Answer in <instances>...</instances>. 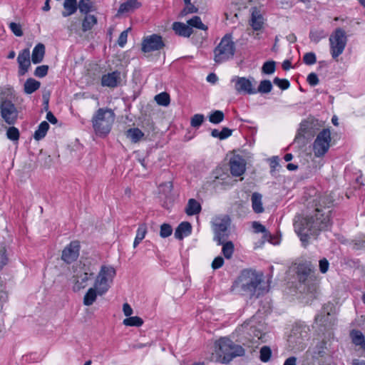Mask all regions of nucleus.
Masks as SVG:
<instances>
[{"mask_svg": "<svg viewBox=\"0 0 365 365\" xmlns=\"http://www.w3.org/2000/svg\"><path fill=\"white\" fill-rule=\"evenodd\" d=\"M329 207H317L314 216L295 220L294 230L303 243L308 241L309 235H314L317 231L326 230L329 227L331 210Z\"/></svg>", "mask_w": 365, "mask_h": 365, "instance_id": "nucleus-1", "label": "nucleus"}, {"mask_svg": "<svg viewBox=\"0 0 365 365\" xmlns=\"http://www.w3.org/2000/svg\"><path fill=\"white\" fill-rule=\"evenodd\" d=\"M16 95L11 88L0 90V116L8 125H14L19 116V110L15 105Z\"/></svg>", "mask_w": 365, "mask_h": 365, "instance_id": "nucleus-2", "label": "nucleus"}, {"mask_svg": "<svg viewBox=\"0 0 365 365\" xmlns=\"http://www.w3.org/2000/svg\"><path fill=\"white\" fill-rule=\"evenodd\" d=\"M215 354H212V360L222 364L229 363L234 357L244 355L245 350L235 344L228 338H221L215 343Z\"/></svg>", "mask_w": 365, "mask_h": 365, "instance_id": "nucleus-3", "label": "nucleus"}, {"mask_svg": "<svg viewBox=\"0 0 365 365\" xmlns=\"http://www.w3.org/2000/svg\"><path fill=\"white\" fill-rule=\"evenodd\" d=\"M262 277V274L252 270H244L235 282V287L244 293L259 297L263 293L261 289Z\"/></svg>", "mask_w": 365, "mask_h": 365, "instance_id": "nucleus-4", "label": "nucleus"}, {"mask_svg": "<svg viewBox=\"0 0 365 365\" xmlns=\"http://www.w3.org/2000/svg\"><path fill=\"white\" fill-rule=\"evenodd\" d=\"M115 120V113L111 109L99 108L92 118L95 133L99 137H106L111 130Z\"/></svg>", "mask_w": 365, "mask_h": 365, "instance_id": "nucleus-5", "label": "nucleus"}, {"mask_svg": "<svg viewBox=\"0 0 365 365\" xmlns=\"http://www.w3.org/2000/svg\"><path fill=\"white\" fill-rule=\"evenodd\" d=\"M116 276L115 268L110 264H103L100 267L96 275L93 277L92 287L104 294H106L113 285Z\"/></svg>", "mask_w": 365, "mask_h": 365, "instance_id": "nucleus-6", "label": "nucleus"}, {"mask_svg": "<svg viewBox=\"0 0 365 365\" xmlns=\"http://www.w3.org/2000/svg\"><path fill=\"white\" fill-rule=\"evenodd\" d=\"M235 51V46L232 36L227 34L214 50V61L217 63L225 62L233 57Z\"/></svg>", "mask_w": 365, "mask_h": 365, "instance_id": "nucleus-7", "label": "nucleus"}, {"mask_svg": "<svg viewBox=\"0 0 365 365\" xmlns=\"http://www.w3.org/2000/svg\"><path fill=\"white\" fill-rule=\"evenodd\" d=\"M329 52L331 58L337 61L347 44V36L344 30L341 28L335 29L329 38Z\"/></svg>", "mask_w": 365, "mask_h": 365, "instance_id": "nucleus-8", "label": "nucleus"}, {"mask_svg": "<svg viewBox=\"0 0 365 365\" xmlns=\"http://www.w3.org/2000/svg\"><path fill=\"white\" fill-rule=\"evenodd\" d=\"M94 271V267L86 264H83L79 270L75 271L73 276V290L78 292L86 288L88 282L93 277Z\"/></svg>", "mask_w": 365, "mask_h": 365, "instance_id": "nucleus-9", "label": "nucleus"}, {"mask_svg": "<svg viewBox=\"0 0 365 365\" xmlns=\"http://www.w3.org/2000/svg\"><path fill=\"white\" fill-rule=\"evenodd\" d=\"M331 140V132L329 129H323L319 132L313 143L314 156L323 157L329 149Z\"/></svg>", "mask_w": 365, "mask_h": 365, "instance_id": "nucleus-10", "label": "nucleus"}, {"mask_svg": "<svg viewBox=\"0 0 365 365\" xmlns=\"http://www.w3.org/2000/svg\"><path fill=\"white\" fill-rule=\"evenodd\" d=\"M231 82L234 83L235 91L239 93L253 95L257 93L255 81L253 77L245 78L233 76Z\"/></svg>", "mask_w": 365, "mask_h": 365, "instance_id": "nucleus-11", "label": "nucleus"}, {"mask_svg": "<svg viewBox=\"0 0 365 365\" xmlns=\"http://www.w3.org/2000/svg\"><path fill=\"white\" fill-rule=\"evenodd\" d=\"M230 225L229 219L227 217H215L212 221V230L215 232V240L218 244L222 242L227 237V230Z\"/></svg>", "mask_w": 365, "mask_h": 365, "instance_id": "nucleus-12", "label": "nucleus"}, {"mask_svg": "<svg viewBox=\"0 0 365 365\" xmlns=\"http://www.w3.org/2000/svg\"><path fill=\"white\" fill-rule=\"evenodd\" d=\"M308 327H295L292 329V334L289 337V342L293 344L292 349L302 350L304 349V341L308 336Z\"/></svg>", "mask_w": 365, "mask_h": 365, "instance_id": "nucleus-13", "label": "nucleus"}, {"mask_svg": "<svg viewBox=\"0 0 365 365\" xmlns=\"http://www.w3.org/2000/svg\"><path fill=\"white\" fill-rule=\"evenodd\" d=\"M165 46L160 36L152 34L144 38L142 42V51L145 53L159 51Z\"/></svg>", "mask_w": 365, "mask_h": 365, "instance_id": "nucleus-14", "label": "nucleus"}, {"mask_svg": "<svg viewBox=\"0 0 365 365\" xmlns=\"http://www.w3.org/2000/svg\"><path fill=\"white\" fill-rule=\"evenodd\" d=\"M80 243L78 241H72L62 251L61 259L65 262L70 264L79 256Z\"/></svg>", "mask_w": 365, "mask_h": 365, "instance_id": "nucleus-15", "label": "nucleus"}, {"mask_svg": "<svg viewBox=\"0 0 365 365\" xmlns=\"http://www.w3.org/2000/svg\"><path fill=\"white\" fill-rule=\"evenodd\" d=\"M314 271V266L310 262L299 263L297 266V277L300 282L309 284L312 281V273Z\"/></svg>", "mask_w": 365, "mask_h": 365, "instance_id": "nucleus-16", "label": "nucleus"}, {"mask_svg": "<svg viewBox=\"0 0 365 365\" xmlns=\"http://www.w3.org/2000/svg\"><path fill=\"white\" fill-rule=\"evenodd\" d=\"M231 174L235 177L242 175L246 170V161L239 155L232 156L230 160Z\"/></svg>", "mask_w": 365, "mask_h": 365, "instance_id": "nucleus-17", "label": "nucleus"}, {"mask_svg": "<svg viewBox=\"0 0 365 365\" xmlns=\"http://www.w3.org/2000/svg\"><path fill=\"white\" fill-rule=\"evenodd\" d=\"M120 72L118 71L105 73L101 77V84L103 87L115 88L120 83Z\"/></svg>", "mask_w": 365, "mask_h": 365, "instance_id": "nucleus-18", "label": "nucleus"}, {"mask_svg": "<svg viewBox=\"0 0 365 365\" xmlns=\"http://www.w3.org/2000/svg\"><path fill=\"white\" fill-rule=\"evenodd\" d=\"M29 48L22 50L18 55L17 61L19 63V74L24 76L31 66V56Z\"/></svg>", "mask_w": 365, "mask_h": 365, "instance_id": "nucleus-19", "label": "nucleus"}, {"mask_svg": "<svg viewBox=\"0 0 365 365\" xmlns=\"http://www.w3.org/2000/svg\"><path fill=\"white\" fill-rule=\"evenodd\" d=\"M264 19L261 11L257 7L252 9L250 24L254 31H259L263 28Z\"/></svg>", "mask_w": 365, "mask_h": 365, "instance_id": "nucleus-20", "label": "nucleus"}, {"mask_svg": "<svg viewBox=\"0 0 365 365\" xmlns=\"http://www.w3.org/2000/svg\"><path fill=\"white\" fill-rule=\"evenodd\" d=\"M103 293L100 292L93 287H91L83 296V303L85 306H91L97 299L98 296H103Z\"/></svg>", "mask_w": 365, "mask_h": 365, "instance_id": "nucleus-21", "label": "nucleus"}, {"mask_svg": "<svg viewBox=\"0 0 365 365\" xmlns=\"http://www.w3.org/2000/svg\"><path fill=\"white\" fill-rule=\"evenodd\" d=\"M332 307L327 305L323 307L322 314L315 317V321L319 325L326 326L327 324L331 323V312Z\"/></svg>", "mask_w": 365, "mask_h": 365, "instance_id": "nucleus-22", "label": "nucleus"}, {"mask_svg": "<svg viewBox=\"0 0 365 365\" xmlns=\"http://www.w3.org/2000/svg\"><path fill=\"white\" fill-rule=\"evenodd\" d=\"M192 232V226L188 222H181L175 231V237L178 240H182L189 236Z\"/></svg>", "mask_w": 365, "mask_h": 365, "instance_id": "nucleus-23", "label": "nucleus"}, {"mask_svg": "<svg viewBox=\"0 0 365 365\" xmlns=\"http://www.w3.org/2000/svg\"><path fill=\"white\" fill-rule=\"evenodd\" d=\"M140 5L141 4L138 0H128L120 4L118 11V14H123L124 13L133 11L139 8Z\"/></svg>", "mask_w": 365, "mask_h": 365, "instance_id": "nucleus-24", "label": "nucleus"}, {"mask_svg": "<svg viewBox=\"0 0 365 365\" xmlns=\"http://www.w3.org/2000/svg\"><path fill=\"white\" fill-rule=\"evenodd\" d=\"M45 55V46L43 43H38L33 49L31 54V61L34 63H41Z\"/></svg>", "mask_w": 365, "mask_h": 365, "instance_id": "nucleus-25", "label": "nucleus"}, {"mask_svg": "<svg viewBox=\"0 0 365 365\" xmlns=\"http://www.w3.org/2000/svg\"><path fill=\"white\" fill-rule=\"evenodd\" d=\"M252 207L255 213H262L264 212L262 204V195L259 192H253L251 196Z\"/></svg>", "mask_w": 365, "mask_h": 365, "instance_id": "nucleus-26", "label": "nucleus"}, {"mask_svg": "<svg viewBox=\"0 0 365 365\" xmlns=\"http://www.w3.org/2000/svg\"><path fill=\"white\" fill-rule=\"evenodd\" d=\"M201 209L200 203L195 199L191 198L188 200L185 211L187 215L192 216L199 214Z\"/></svg>", "mask_w": 365, "mask_h": 365, "instance_id": "nucleus-27", "label": "nucleus"}, {"mask_svg": "<svg viewBox=\"0 0 365 365\" xmlns=\"http://www.w3.org/2000/svg\"><path fill=\"white\" fill-rule=\"evenodd\" d=\"M173 29L179 36L189 37L192 34V29L189 25H186L181 22H175L173 24Z\"/></svg>", "mask_w": 365, "mask_h": 365, "instance_id": "nucleus-28", "label": "nucleus"}, {"mask_svg": "<svg viewBox=\"0 0 365 365\" xmlns=\"http://www.w3.org/2000/svg\"><path fill=\"white\" fill-rule=\"evenodd\" d=\"M64 11H62L63 17H68L75 14L78 9L77 0H65L63 2Z\"/></svg>", "mask_w": 365, "mask_h": 365, "instance_id": "nucleus-29", "label": "nucleus"}, {"mask_svg": "<svg viewBox=\"0 0 365 365\" xmlns=\"http://www.w3.org/2000/svg\"><path fill=\"white\" fill-rule=\"evenodd\" d=\"M352 342L359 346L365 351V339L364 334L359 330H353L350 334Z\"/></svg>", "mask_w": 365, "mask_h": 365, "instance_id": "nucleus-30", "label": "nucleus"}, {"mask_svg": "<svg viewBox=\"0 0 365 365\" xmlns=\"http://www.w3.org/2000/svg\"><path fill=\"white\" fill-rule=\"evenodd\" d=\"M39 81L34 78H28L24 83V90L26 94H31L40 88Z\"/></svg>", "mask_w": 365, "mask_h": 365, "instance_id": "nucleus-31", "label": "nucleus"}, {"mask_svg": "<svg viewBox=\"0 0 365 365\" xmlns=\"http://www.w3.org/2000/svg\"><path fill=\"white\" fill-rule=\"evenodd\" d=\"M148 232L147 225L145 223L140 224L136 231V235L133 242V247L135 248L145 238Z\"/></svg>", "mask_w": 365, "mask_h": 365, "instance_id": "nucleus-32", "label": "nucleus"}, {"mask_svg": "<svg viewBox=\"0 0 365 365\" xmlns=\"http://www.w3.org/2000/svg\"><path fill=\"white\" fill-rule=\"evenodd\" d=\"M97 22V18L94 15H86L82 22V30L83 31H90Z\"/></svg>", "mask_w": 365, "mask_h": 365, "instance_id": "nucleus-33", "label": "nucleus"}, {"mask_svg": "<svg viewBox=\"0 0 365 365\" xmlns=\"http://www.w3.org/2000/svg\"><path fill=\"white\" fill-rule=\"evenodd\" d=\"M126 136L133 143H138L143 138L144 133L139 128H134L127 130Z\"/></svg>", "mask_w": 365, "mask_h": 365, "instance_id": "nucleus-34", "label": "nucleus"}, {"mask_svg": "<svg viewBox=\"0 0 365 365\" xmlns=\"http://www.w3.org/2000/svg\"><path fill=\"white\" fill-rule=\"evenodd\" d=\"M49 128V124L46 121H43L38 125L37 130L35 131L34 138L39 140L43 138Z\"/></svg>", "mask_w": 365, "mask_h": 365, "instance_id": "nucleus-35", "label": "nucleus"}, {"mask_svg": "<svg viewBox=\"0 0 365 365\" xmlns=\"http://www.w3.org/2000/svg\"><path fill=\"white\" fill-rule=\"evenodd\" d=\"M123 324L127 327H139L143 325V320L140 317H137V316H135V317L130 316L129 317H128L123 320Z\"/></svg>", "mask_w": 365, "mask_h": 365, "instance_id": "nucleus-36", "label": "nucleus"}, {"mask_svg": "<svg viewBox=\"0 0 365 365\" xmlns=\"http://www.w3.org/2000/svg\"><path fill=\"white\" fill-rule=\"evenodd\" d=\"M272 89V85L269 80H263L260 82L257 93H268L271 92Z\"/></svg>", "mask_w": 365, "mask_h": 365, "instance_id": "nucleus-37", "label": "nucleus"}, {"mask_svg": "<svg viewBox=\"0 0 365 365\" xmlns=\"http://www.w3.org/2000/svg\"><path fill=\"white\" fill-rule=\"evenodd\" d=\"M325 36L326 34L323 30L311 31L309 34L310 41L315 43H319L322 38H325Z\"/></svg>", "mask_w": 365, "mask_h": 365, "instance_id": "nucleus-38", "label": "nucleus"}, {"mask_svg": "<svg viewBox=\"0 0 365 365\" xmlns=\"http://www.w3.org/2000/svg\"><path fill=\"white\" fill-rule=\"evenodd\" d=\"M189 26L195 27L201 30H207V27L202 22L199 16H194L187 21Z\"/></svg>", "mask_w": 365, "mask_h": 365, "instance_id": "nucleus-39", "label": "nucleus"}, {"mask_svg": "<svg viewBox=\"0 0 365 365\" xmlns=\"http://www.w3.org/2000/svg\"><path fill=\"white\" fill-rule=\"evenodd\" d=\"M222 252L224 256L227 259L231 258V257L232 256V254L234 252L233 243L232 242L229 241V242H226L225 243L222 242Z\"/></svg>", "mask_w": 365, "mask_h": 365, "instance_id": "nucleus-40", "label": "nucleus"}, {"mask_svg": "<svg viewBox=\"0 0 365 365\" xmlns=\"http://www.w3.org/2000/svg\"><path fill=\"white\" fill-rule=\"evenodd\" d=\"M78 8L81 13L87 15L93 10V5L91 3L88 2L87 0H80L78 4Z\"/></svg>", "mask_w": 365, "mask_h": 365, "instance_id": "nucleus-41", "label": "nucleus"}, {"mask_svg": "<svg viewBox=\"0 0 365 365\" xmlns=\"http://www.w3.org/2000/svg\"><path fill=\"white\" fill-rule=\"evenodd\" d=\"M155 100L158 105L167 106L170 103V96L167 93L163 92L156 95Z\"/></svg>", "mask_w": 365, "mask_h": 365, "instance_id": "nucleus-42", "label": "nucleus"}, {"mask_svg": "<svg viewBox=\"0 0 365 365\" xmlns=\"http://www.w3.org/2000/svg\"><path fill=\"white\" fill-rule=\"evenodd\" d=\"M224 119V113L220 110H215L209 115V120L214 124L222 122Z\"/></svg>", "mask_w": 365, "mask_h": 365, "instance_id": "nucleus-43", "label": "nucleus"}, {"mask_svg": "<svg viewBox=\"0 0 365 365\" xmlns=\"http://www.w3.org/2000/svg\"><path fill=\"white\" fill-rule=\"evenodd\" d=\"M262 71L264 74H272L275 71V62L273 61L265 62L262 67Z\"/></svg>", "mask_w": 365, "mask_h": 365, "instance_id": "nucleus-44", "label": "nucleus"}, {"mask_svg": "<svg viewBox=\"0 0 365 365\" xmlns=\"http://www.w3.org/2000/svg\"><path fill=\"white\" fill-rule=\"evenodd\" d=\"M204 120L205 117L202 114H195L191 118L190 125L192 127L197 128L202 124Z\"/></svg>", "mask_w": 365, "mask_h": 365, "instance_id": "nucleus-45", "label": "nucleus"}, {"mask_svg": "<svg viewBox=\"0 0 365 365\" xmlns=\"http://www.w3.org/2000/svg\"><path fill=\"white\" fill-rule=\"evenodd\" d=\"M173 233V228L170 225L164 223L161 225L160 230V236L163 238H166L170 236Z\"/></svg>", "mask_w": 365, "mask_h": 365, "instance_id": "nucleus-46", "label": "nucleus"}, {"mask_svg": "<svg viewBox=\"0 0 365 365\" xmlns=\"http://www.w3.org/2000/svg\"><path fill=\"white\" fill-rule=\"evenodd\" d=\"M303 62L308 66L314 65L317 62V56L314 52L306 53L303 56Z\"/></svg>", "mask_w": 365, "mask_h": 365, "instance_id": "nucleus-47", "label": "nucleus"}, {"mask_svg": "<svg viewBox=\"0 0 365 365\" xmlns=\"http://www.w3.org/2000/svg\"><path fill=\"white\" fill-rule=\"evenodd\" d=\"M272 351L269 347L263 346L260 349V360L263 362H267L271 357Z\"/></svg>", "mask_w": 365, "mask_h": 365, "instance_id": "nucleus-48", "label": "nucleus"}, {"mask_svg": "<svg viewBox=\"0 0 365 365\" xmlns=\"http://www.w3.org/2000/svg\"><path fill=\"white\" fill-rule=\"evenodd\" d=\"M6 136L11 140H18L19 138V131L14 126L9 127L6 131Z\"/></svg>", "mask_w": 365, "mask_h": 365, "instance_id": "nucleus-49", "label": "nucleus"}, {"mask_svg": "<svg viewBox=\"0 0 365 365\" xmlns=\"http://www.w3.org/2000/svg\"><path fill=\"white\" fill-rule=\"evenodd\" d=\"M274 83L277 85L279 88H280L282 90H286L289 88L290 83L288 80L287 79H280L277 77H276L274 81Z\"/></svg>", "mask_w": 365, "mask_h": 365, "instance_id": "nucleus-50", "label": "nucleus"}, {"mask_svg": "<svg viewBox=\"0 0 365 365\" xmlns=\"http://www.w3.org/2000/svg\"><path fill=\"white\" fill-rule=\"evenodd\" d=\"M48 66H46V65L39 66L36 68V70L34 71V75L38 78H43L45 76H46V74L48 73Z\"/></svg>", "mask_w": 365, "mask_h": 365, "instance_id": "nucleus-51", "label": "nucleus"}, {"mask_svg": "<svg viewBox=\"0 0 365 365\" xmlns=\"http://www.w3.org/2000/svg\"><path fill=\"white\" fill-rule=\"evenodd\" d=\"M9 28L15 36H21L23 35L21 26L19 24L11 22L9 24Z\"/></svg>", "mask_w": 365, "mask_h": 365, "instance_id": "nucleus-52", "label": "nucleus"}, {"mask_svg": "<svg viewBox=\"0 0 365 365\" xmlns=\"http://www.w3.org/2000/svg\"><path fill=\"white\" fill-rule=\"evenodd\" d=\"M129 30H130V29L123 31V32H121V34H120V36L118 37V44L121 48L124 47V46L127 43L128 34Z\"/></svg>", "mask_w": 365, "mask_h": 365, "instance_id": "nucleus-53", "label": "nucleus"}, {"mask_svg": "<svg viewBox=\"0 0 365 365\" xmlns=\"http://www.w3.org/2000/svg\"><path fill=\"white\" fill-rule=\"evenodd\" d=\"M319 267L321 273L325 274L328 272L329 263L326 258H323L319 262Z\"/></svg>", "mask_w": 365, "mask_h": 365, "instance_id": "nucleus-54", "label": "nucleus"}, {"mask_svg": "<svg viewBox=\"0 0 365 365\" xmlns=\"http://www.w3.org/2000/svg\"><path fill=\"white\" fill-rule=\"evenodd\" d=\"M307 81L308 83L312 86H317L319 82L317 75L314 73H309L307 76Z\"/></svg>", "mask_w": 365, "mask_h": 365, "instance_id": "nucleus-55", "label": "nucleus"}, {"mask_svg": "<svg viewBox=\"0 0 365 365\" xmlns=\"http://www.w3.org/2000/svg\"><path fill=\"white\" fill-rule=\"evenodd\" d=\"M224 264V259L222 257H217L214 259L212 263V267L214 269L220 268Z\"/></svg>", "mask_w": 365, "mask_h": 365, "instance_id": "nucleus-56", "label": "nucleus"}, {"mask_svg": "<svg viewBox=\"0 0 365 365\" xmlns=\"http://www.w3.org/2000/svg\"><path fill=\"white\" fill-rule=\"evenodd\" d=\"M252 227L257 233H264L266 232L265 227L257 222L252 223Z\"/></svg>", "mask_w": 365, "mask_h": 365, "instance_id": "nucleus-57", "label": "nucleus"}, {"mask_svg": "<svg viewBox=\"0 0 365 365\" xmlns=\"http://www.w3.org/2000/svg\"><path fill=\"white\" fill-rule=\"evenodd\" d=\"M222 172V170L221 168H219V169H216L214 172V178H215V180L214 181H216L217 180H225V178H229L228 175L226 174V173H224L223 175H220V173Z\"/></svg>", "mask_w": 365, "mask_h": 365, "instance_id": "nucleus-58", "label": "nucleus"}, {"mask_svg": "<svg viewBox=\"0 0 365 365\" xmlns=\"http://www.w3.org/2000/svg\"><path fill=\"white\" fill-rule=\"evenodd\" d=\"M7 258L4 248L0 250V269L6 264Z\"/></svg>", "mask_w": 365, "mask_h": 365, "instance_id": "nucleus-59", "label": "nucleus"}, {"mask_svg": "<svg viewBox=\"0 0 365 365\" xmlns=\"http://www.w3.org/2000/svg\"><path fill=\"white\" fill-rule=\"evenodd\" d=\"M232 135V130L227 128H223L220 131V140H224L227 138Z\"/></svg>", "mask_w": 365, "mask_h": 365, "instance_id": "nucleus-60", "label": "nucleus"}, {"mask_svg": "<svg viewBox=\"0 0 365 365\" xmlns=\"http://www.w3.org/2000/svg\"><path fill=\"white\" fill-rule=\"evenodd\" d=\"M123 312L126 317H130L133 314V309L128 303L123 305Z\"/></svg>", "mask_w": 365, "mask_h": 365, "instance_id": "nucleus-61", "label": "nucleus"}, {"mask_svg": "<svg viewBox=\"0 0 365 365\" xmlns=\"http://www.w3.org/2000/svg\"><path fill=\"white\" fill-rule=\"evenodd\" d=\"M197 11V9L195 7V6L192 5V4H187L185 6V7L183 10V12L186 14L195 13Z\"/></svg>", "mask_w": 365, "mask_h": 365, "instance_id": "nucleus-62", "label": "nucleus"}, {"mask_svg": "<svg viewBox=\"0 0 365 365\" xmlns=\"http://www.w3.org/2000/svg\"><path fill=\"white\" fill-rule=\"evenodd\" d=\"M46 118L48 122H50L52 124L57 123V121H58L57 118L54 116V115L51 111H48L47 113Z\"/></svg>", "mask_w": 365, "mask_h": 365, "instance_id": "nucleus-63", "label": "nucleus"}, {"mask_svg": "<svg viewBox=\"0 0 365 365\" xmlns=\"http://www.w3.org/2000/svg\"><path fill=\"white\" fill-rule=\"evenodd\" d=\"M284 365H297V358L294 356L289 357L285 360Z\"/></svg>", "mask_w": 365, "mask_h": 365, "instance_id": "nucleus-64", "label": "nucleus"}]
</instances>
